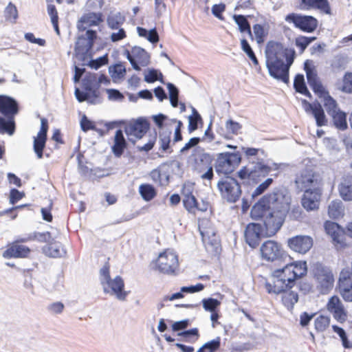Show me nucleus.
I'll return each mask as SVG.
<instances>
[{
  "label": "nucleus",
  "mask_w": 352,
  "mask_h": 352,
  "mask_svg": "<svg viewBox=\"0 0 352 352\" xmlns=\"http://www.w3.org/2000/svg\"><path fill=\"white\" fill-rule=\"evenodd\" d=\"M291 197L282 189L263 195L252 208V219L263 220L267 236H274L283 226L291 206Z\"/></svg>",
  "instance_id": "nucleus-1"
},
{
  "label": "nucleus",
  "mask_w": 352,
  "mask_h": 352,
  "mask_svg": "<svg viewBox=\"0 0 352 352\" xmlns=\"http://www.w3.org/2000/svg\"><path fill=\"white\" fill-rule=\"evenodd\" d=\"M265 55L270 74L274 78L288 83L289 69L294 61L295 50L285 47L280 42L270 41L266 45Z\"/></svg>",
  "instance_id": "nucleus-2"
},
{
  "label": "nucleus",
  "mask_w": 352,
  "mask_h": 352,
  "mask_svg": "<svg viewBox=\"0 0 352 352\" xmlns=\"http://www.w3.org/2000/svg\"><path fill=\"white\" fill-rule=\"evenodd\" d=\"M307 265L305 261H297L285 265L283 268L274 271L273 276L284 288H293L296 281L306 276Z\"/></svg>",
  "instance_id": "nucleus-3"
},
{
  "label": "nucleus",
  "mask_w": 352,
  "mask_h": 352,
  "mask_svg": "<svg viewBox=\"0 0 352 352\" xmlns=\"http://www.w3.org/2000/svg\"><path fill=\"white\" fill-rule=\"evenodd\" d=\"M19 112L16 101L9 96L0 95V113L7 120L0 117V133L12 135L15 131L14 116Z\"/></svg>",
  "instance_id": "nucleus-4"
},
{
  "label": "nucleus",
  "mask_w": 352,
  "mask_h": 352,
  "mask_svg": "<svg viewBox=\"0 0 352 352\" xmlns=\"http://www.w3.org/2000/svg\"><path fill=\"white\" fill-rule=\"evenodd\" d=\"M312 275L316 287L321 294H327L332 290L335 277L329 267L321 263H316L312 266Z\"/></svg>",
  "instance_id": "nucleus-5"
},
{
  "label": "nucleus",
  "mask_w": 352,
  "mask_h": 352,
  "mask_svg": "<svg viewBox=\"0 0 352 352\" xmlns=\"http://www.w3.org/2000/svg\"><path fill=\"white\" fill-rule=\"evenodd\" d=\"M251 163L253 164L252 168L243 166L237 173V175L241 179H249L257 183L261 178L267 176L272 170H278L279 168V165L276 164L272 168L265 164L263 160H258L256 162L252 161Z\"/></svg>",
  "instance_id": "nucleus-6"
},
{
  "label": "nucleus",
  "mask_w": 352,
  "mask_h": 352,
  "mask_svg": "<svg viewBox=\"0 0 352 352\" xmlns=\"http://www.w3.org/2000/svg\"><path fill=\"white\" fill-rule=\"evenodd\" d=\"M153 263L154 269L164 274L175 273L179 267L178 256L168 249L160 253Z\"/></svg>",
  "instance_id": "nucleus-7"
},
{
  "label": "nucleus",
  "mask_w": 352,
  "mask_h": 352,
  "mask_svg": "<svg viewBox=\"0 0 352 352\" xmlns=\"http://www.w3.org/2000/svg\"><path fill=\"white\" fill-rule=\"evenodd\" d=\"M241 157L236 153H221L217 156L215 170L219 175H228L240 164Z\"/></svg>",
  "instance_id": "nucleus-8"
},
{
  "label": "nucleus",
  "mask_w": 352,
  "mask_h": 352,
  "mask_svg": "<svg viewBox=\"0 0 352 352\" xmlns=\"http://www.w3.org/2000/svg\"><path fill=\"white\" fill-rule=\"evenodd\" d=\"M212 162V159L209 154H200L195 157L192 169L202 180L211 182L214 177Z\"/></svg>",
  "instance_id": "nucleus-9"
},
{
  "label": "nucleus",
  "mask_w": 352,
  "mask_h": 352,
  "mask_svg": "<svg viewBox=\"0 0 352 352\" xmlns=\"http://www.w3.org/2000/svg\"><path fill=\"white\" fill-rule=\"evenodd\" d=\"M28 242L26 237H19L6 246V250L2 253V256L6 259L10 258H26L31 254V249L23 245V243Z\"/></svg>",
  "instance_id": "nucleus-10"
},
{
  "label": "nucleus",
  "mask_w": 352,
  "mask_h": 352,
  "mask_svg": "<svg viewBox=\"0 0 352 352\" xmlns=\"http://www.w3.org/2000/svg\"><path fill=\"white\" fill-rule=\"evenodd\" d=\"M265 288L269 294H281L282 303L289 310H292L298 300V294L296 292L291 291L292 288H284L283 285H277L265 283Z\"/></svg>",
  "instance_id": "nucleus-11"
},
{
  "label": "nucleus",
  "mask_w": 352,
  "mask_h": 352,
  "mask_svg": "<svg viewBox=\"0 0 352 352\" xmlns=\"http://www.w3.org/2000/svg\"><path fill=\"white\" fill-rule=\"evenodd\" d=\"M285 21L293 23L294 26L304 32L311 33L318 28V20L309 15H301L290 13L285 16Z\"/></svg>",
  "instance_id": "nucleus-12"
},
{
  "label": "nucleus",
  "mask_w": 352,
  "mask_h": 352,
  "mask_svg": "<svg viewBox=\"0 0 352 352\" xmlns=\"http://www.w3.org/2000/svg\"><path fill=\"white\" fill-rule=\"evenodd\" d=\"M304 69L306 73L309 85L316 95L320 98H323L329 94V91L322 85L318 76L317 72L309 60H306L304 64Z\"/></svg>",
  "instance_id": "nucleus-13"
},
{
  "label": "nucleus",
  "mask_w": 352,
  "mask_h": 352,
  "mask_svg": "<svg viewBox=\"0 0 352 352\" xmlns=\"http://www.w3.org/2000/svg\"><path fill=\"white\" fill-rule=\"evenodd\" d=\"M298 188L301 191L322 188V182L320 175L310 169L302 170L295 180Z\"/></svg>",
  "instance_id": "nucleus-14"
},
{
  "label": "nucleus",
  "mask_w": 352,
  "mask_h": 352,
  "mask_svg": "<svg viewBox=\"0 0 352 352\" xmlns=\"http://www.w3.org/2000/svg\"><path fill=\"white\" fill-rule=\"evenodd\" d=\"M217 186L223 198L228 202L234 203L237 201L241 195V186L234 178L220 181Z\"/></svg>",
  "instance_id": "nucleus-15"
},
{
  "label": "nucleus",
  "mask_w": 352,
  "mask_h": 352,
  "mask_svg": "<svg viewBox=\"0 0 352 352\" xmlns=\"http://www.w3.org/2000/svg\"><path fill=\"white\" fill-rule=\"evenodd\" d=\"M261 258L267 262H274L282 258V245L274 240H267L260 248Z\"/></svg>",
  "instance_id": "nucleus-16"
},
{
  "label": "nucleus",
  "mask_w": 352,
  "mask_h": 352,
  "mask_svg": "<svg viewBox=\"0 0 352 352\" xmlns=\"http://www.w3.org/2000/svg\"><path fill=\"white\" fill-rule=\"evenodd\" d=\"M336 289L344 302H352V277L349 269H342L341 270Z\"/></svg>",
  "instance_id": "nucleus-17"
},
{
  "label": "nucleus",
  "mask_w": 352,
  "mask_h": 352,
  "mask_svg": "<svg viewBox=\"0 0 352 352\" xmlns=\"http://www.w3.org/2000/svg\"><path fill=\"white\" fill-rule=\"evenodd\" d=\"M265 226L263 227L256 223L248 224L245 230V239L246 243L252 248H256L261 241V237H271L267 236L265 233Z\"/></svg>",
  "instance_id": "nucleus-18"
},
{
  "label": "nucleus",
  "mask_w": 352,
  "mask_h": 352,
  "mask_svg": "<svg viewBox=\"0 0 352 352\" xmlns=\"http://www.w3.org/2000/svg\"><path fill=\"white\" fill-rule=\"evenodd\" d=\"M49 130L48 120L45 118H41V128L36 136L33 138V149L38 159L43 157V151L47 140Z\"/></svg>",
  "instance_id": "nucleus-19"
},
{
  "label": "nucleus",
  "mask_w": 352,
  "mask_h": 352,
  "mask_svg": "<svg viewBox=\"0 0 352 352\" xmlns=\"http://www.w3.org/2000/svg\"><path fill=\"white\" fill-rule=\"evenodd\" d=\"M327 310L332 315L333 318L340 323H344L348 318V313L340 298L333 295L331 296L326 305Z\"/></svg>",
  "instance_id": "nucleus-20"
},
{
  "label": "nucleus",
  "mask_w": 352,
  "mask_h": 352,
  "mask_svg": "<svg viewBox=\"0 0 352 352\" xmlns=\"http://www.w3.org/2000/svg\"><path fill=\"white\" fill-rule=\"evenodd\" d=\"M183 204L188 212L195 217L210 210V205L208 201L202 200L199 203L192 192L184 195Z\"/></svg>",
  "instance_id": "nucleus-21"
},
{
  "label": "nucleus",
  "mask_w": 352,
  "mask_h": 352,
  "mask_svg": "<svg viewBox=\"0 0 352 352\" xmlns=\"http://www.w3.org/2000/svg\"><path fill=\"white\" fill-rule=\"evenodd\" d=\"M322 194V188L305 190L301 198V205L307 211L319 209Z\"/></svg>",
  "instance_id": "nucleus-22"
},
{
  "label": "nucleus",
  "mask_w": 352,
  "mask_h": 352,
  "mask_svg": "<svg viewBox=\"0 0 352 352\" xmlns=\"http://www.w3.org/2000/svg\"><path fill=\"white\" fill-rule=\"evenodd\" d=\"M126 56L133 68L137 71L140 70L141 66H146L150 62V56L147 52L140 47L135 46L131 51H126Z\"/></svg>",
  "instance_id": "nucleus-23"
},
{
  "label": "nucleus",
  "mask_w": 352,
  "mask_h": 352,
  "mask_svg": "<svg viewBox=\"0 0 352 352\" xmlns=\"http://www.w3.org/2000/svg\"><path fill=\"white\" fill-rule=\"evenodd\" d=\"M314 245L312 237L307 235H296L287 240V246L294 252L305 254Z\"/></svg>",
  "instance_id": "nucleus-24"
},
{
  "label": "nucleus",
  "mask_w": 352,
  "mask_h": 352,
  "mask_svg": "<svg viewBox=\"0 0 352 352\" xmlns=\"http://www.w3.org/2000/svg\"><path fill=\"white\" fill-rule=\"evenodd\" d=\"M149 126L148 121L139 118L129 122L124 126V132L129 138L133 137L136 139H141L146 134Z\"/></svg>",
  "instance_id": "nucleus-25"
},
{
  "label": "nucleus",
  "mask_w": 352,
  "mask_h": 352,
  "mask_svg": "<svg viewBox=\"0 0 352 352\" xmlns=\"http://www.w3.org/2000/svg\"><path fill=\"white\" fill-rule=\"evenodd\" d=\"M302 104L307 113L312 114L318 126H323L327 124L328 120L322 105L318 102L316 101L311 103L306 100H302Z\"/></svg>",
  "instance_id": "nucleus-26"
},
{
  "label": "nucleus",
  "mask_w": 352,
  "mask_h": 352,
  "mask_svg": "<svg viewBox=\"0 0 352 352\" xmlns=\"http://www.w3.org/2000/svg\"><path fill=\"white\" fill-rule=\"evenodd\" d=\"M108 287L104 286V292L105 293L111 292L116 295L118 299L125 300L127 292L124 291V283L121 276H117L113 279L109 280L105 283Z\"/></svg>",
  "instance_id": "nucleus-27"
},
{
  "label": "nucleus",
  "mask_w": 352,
  "mask_h": 352,
  "mask_svg": "<svg viewBox=\"0 0 352 352\" xmlns=\"http://www.w3.org/2000/svg\"><path fill=\"white\" fill-rule=\"evenodd\" d=\"M324 230L327 234L331 236L333 243L336 248H344L346 246V244L343 241V234L340 229V226L330 221H327L324 223Z\"/></svg>",
  "instance_id": "nucleus-28"
},
{
  "label": "nucleus",
  "mask_w": 352,
  "mask_h": 352,
  "mask_svg": "<svg viewBox=\"0 0 352 352\" xmlns=\"http://www.w3.org/2000/svg\"><path fill=\"white\" fill-rule=\"evenodd\" d=\"M104 18L103 14L101 12H89L84 14L80 19L79 28H82L83 30L87 28L97 26L103 22Z\"/></svg>",
  "instance_id": "nucleus-29"
},
{
  "label": "nucleus",
  "mask_w": 352,
  "mask_h": 352,
  "mask_svg": "<svg viewBox=\"0 0 352 352\" xmlns=\"http://www.w3.org/2000/svg\"><path fill=\"white\" fill-rule=\"evenodd\" d=\"M42 252L47 256L52 258H60L65 256L67 253L64 246L54 239L42 248Z\"/></svg>",
  "instance_id": "nucleus-30"
},
{
  "label": "nucleus",
  "mask_w": 352,
  "mask_h": 352,
  "mask_svg": "<svg viewBox=\"0 0 352 352\" xmlns=\"http://www.w3.org/2000/svg\"><path fill=\"white\" fill-rule=\"evenodd\" d=\"M303 9H318L325 14H331V7L327 0H301Z\"/></svg>",
  "instance_id": "nucleus-31"
},
{
  "label": "nucleus",
  "mask_w": 352,
  "mask_h": 352,
  "mask_svg": "<svg viewBox=\"0 0 352 352\" xmlns=\"http://www.w3.org/2000/svg\"><path fill=\"white\" fill-rule=\"evenodd\" d=\"M127 147V142L121 129L116 131L113 138V144L111 146L113 153L116 157H120Z\"/></svg>",
  "instance_id": "nucleus-32"
},
{
  "label": "nucleus",
  "mask_w": 352,
  "mask_h": 352,
  "mask_svg": "<svg viewBox=\"0 0 352 352\" xmlns=\"http://www.w3.org/2000/svg\"><path fill=\"white\" fill-rule=\"evenodd\" d=\"M199 230L202 236V240L206 241L214 235V229L209 219H201L198 217Z\"/></svg>",
  "instance_id": "nucleus-33"
},
{
  "label": "nucleus",
  "mask_w": 352,
  "mask_h": 352,
  "mask_svg": "<svg viewBox=\"0 0 352 352\" xmlns=\"http://www.w3.org/2000/svg\"><path fill=\"white\" fill-rule=\"evenodd\" d=\"M338 190L343 200L352 201V177L344 178L339 185Z\"/></svg>",
  "instance_id": "nucleus-34"
},
{
  "label": "nucleus",
  "mask_w": 352,
  "mask_h": 352,
  "mask_svg": "<svg viewBox=\"0 0 352 352\" xmlns=\"http://www.w3.org/2000/svg\"><path fill=\"white\" fill-rule=\"evenodd\" d=\"M294 87L296 91L308 97L309 98H312V95L308 90L305 82L304 76L301 74H297L294 80Z\"/></svg>",
  "instance_id": "nucleus-35"
},
{
  "label": "nucleus",
  "mask_w": 352,
  "mask_h": 352,
  "mask_svg": "<svg viewBox=\"0 0 352 352\" xmlns=\"http://www.w3.org/2000/svg\"><path fill=\"white\" fill-rule=\"evenodd\" d=\"M233 19L235 23L239 26V30L241 32H247L250 36L251 39L253 40V34L251 30V27L249 21L246 17L243 15H234Z\"/></svg>",
  "instance_id": "nucleus-36"
},
{
  "label": "nucleus",
  "mask_w": 352,
  "mask_h": 352,
  "mask_svg": "<svg viewBox=\"0 0 352 352\" xmlns=\"http://www.w3.org/2000/svg\"><path fill=\"white\" fill-rule=\"evenodd\" d=\"M328 214L332 219H338L343 216L344 209L342 204L339 200L332 201L328 207Z\"/></svg>",
  "instance_id": "nucleus-37"
},
{
  "label": "nucleus",
  "mask_w": 352,
  "mask_h": 352,
  "mask_svg": "<svg viewBox=\"0 0 352 352\" xmlns=\"http://www.w3.org/2000/svg\"><path fill=\"white\" fill-rule=\"evenodd\" d=\"M139 192L142 199L146 201H151L157 195L156 190L151 184H141L139 186Z\"/></svg>",
  "instance_id": "nucleus-38"
},
{
  "label": "nucleus",
  "mask_w": 352,
  "mask_h": 352,
  "mask_svg": "<svg viewBox=\"0 0 352 352\" xmlns=\"http://www.w3.org/2000/svg\"><path fill=\"white\" fill-rule=\"evenodd\" d=\"M330 116L332 118L333 124L337 129L342 131L347 129L346 114L344 111L339 110Z\"/></svg>",
  "instance_id": "nucleus-39"
},
{
  "label": "nucleus",
  "mask_w": 352,
  "mask_h": 352,
  "mask_svg": "<svg viewBox=\"0 0 352 352\" xmlns=\"http://www.w3.org/2000/svg\"><path fill=\"white\" fill-rule=\"evenodd\" d=\"M253 32L256 43L262 44L267 36L268 30L263 25L256 23L253 25Z\"/></svg>",
  "instance_id": "nucleus-40"
},
{
  "label": "nucleus",
  "mask_w": 352,
  "mask_h": 352,
  "mask_svg": "<svg viewBox=\"0 0 352 352\" xmlns=\"http://www.w3.org/2000/svg\"><path fill=\"white\" fill-rule=\"evenodd\" d=\"M25 237L28 241H36L40 243H47V244L52 239V234L50 232H34Z\"/></svg>",
  "instance_id": "nucleus-41"
},
{
  "label": "nucleus",
  "mask_w": 352,
  "mask_h": 352,
  "mask_svg": "<svg viewBox=\"0 0 352 352\" xmlns=\"http://www.w3.org/2000/svg\"><path fill=\"white\" fill-rule=\"evenodd\" d=\"M322 100L324 107L329 116L340 110L336 100L329 94L323 98Z\"/></svg>",
  "instance_id": "nucleus-42"
},
{
  "label": "nucleus",
  "mask_w": 352,
  "mask_h": 352,
  "mask_svg": "<svg viewBox=\"0 0 352 352\" xmlns=\"http://www.w3.org/2000/svg\"><path fill=\"white\" fill-rule=\"evenodd\" d=\"M152 180L159 186H166L169 182V177L165 173L158 169L153 170L150 173Z\"/></svg>",
  "instance_id": "nucleus-43"
},
{
  "label": "nucleus",
  "mask_w": 352,
  "mask_h": 352,
  "mask_svg": "<svg viewBox=\"0 0 352 352\" xmlns=\"http://www.w3.org/2000/svg\"><path fill=\"white\" fill-rule=\"evenodd\" d=\"M330 324V318L328 316L319 315L314 320V327L317 332H324Z\"/></svg>",
  "instance_id": "nucleus-44"
},
{
  "label": "nucleus",
  "mask_w": 352,
  "mask_h": 352,
  "mask_svg": "<svg viewBox=\"0 0 352 352\" xmlns=\"http://www.w3.org/2000/svg\"><path fill=\"white\" fill-rule=\"evenodd\" d=\"M339 89L344 94H352V72L344 74Z\"/></svg>",
  "instance_id": "nucleus-45"
},
{
  "label": "nucleus",
  "mask_w": 352,
  "mask_h": 352,
  "mask_svg": "<svg viewBox=\"0 0 352 352\" xmlns=\"http://www.w3.org/2000/svg\"><path fill=\"white\" fill-rule=\"evenodd\" d=\"M316 39V38L315 36L307 37L305 36H299L295 38L294 43L299 49L300 53L302 54L305 52L307 46Z\"/></svg>",
  "instance_id": "nucleus-46"
},
{
  "label": "nucleus",
  "mask_w": 352,
  "mask_h": 352,
  "mask_svg": "<svg viewBox=\"0 0 352 352\" xmlns=\"http://www.w3.org/2000/svg\"><path fill=\"white\" fill-rule=\"evenodd\" d=\"M221 346V338L217 337L215 339L205 343L197 352H215Z\"/></svg>",
  "instance_id": "nucleus-47"
},
{
  "label": "nucleus",
  "mask_w": 352,
  "mask_h": 352,
  "mask_svg": "<svg viewBox=\"0 0 352 352\" xmlns=\"http://www.w3.org/2000/svg\"><path fill=\"white\" fill-rule=\"evenodd\" d=\"M47 12L51 18V21L54 28L56 33L58 35H60V30L58 27V15L57 10L54 5H48L47 6Z\"/></svg>",
  "instance_id": "nucleus-48"
},
{
  "label": "nucleus",
  "mask_w": 352,
  "mask_h": 352,
  "mask_svg": "<svg viewBox=\"0 0 352 352\" xmlns=\"http://www.w3.org/2000/svg\"><path fill=\"white\" fill-rule=\"evenodd\" d=\"M188 120V131L190 132H192L197 129L198 123L202 124L203 122L201 116L195 108L192 109V114L189 116Z\"/></svg>",
  "instance_id": "nucleus-49"
},
{
  "label": "nucleus",
  "mask_w": 352,
  "mask_h": 352,
  "mask_svg": "<svg viewBox=\"0 0 352 352\" xmlns=\"http://www.w3.org/2000/svg\"><path fill=\"white\" fill-rule=\"evenodd\" d=\"M332 329L335 333H336L340 336L344 348L351 349V342L349 340L345 331L342 328L337 325H333Z\"/></svg>",
  "instance_id": "nucleus-50"
},
{
  "label": "nucleus",
  "mask_w": 352,
  "mask_h": 352,
  "mask_svg": "<svg viewBox=\"0 0 352 352\" xmlns=\"http://www.w3.org/2000/svg\"><path fill=\"white\" fill-rule=\"evenodd\" d=\"M167 87L169 91L170 103L173 107H177L178 106V89L173 84L170 82L167 84Z\"/></svg>",
  "instance_id": "nucleus-51"
},
{
  "label": "nucleus",
  "mask_w": 352,
  "mask_h": 352,
  "mask_svg": "<svg viewBox=\"0 0 352 352\" xmlns=\"http://www.w3.org/2000/svg\"><path fill=\"white\" fill-rule=\"evenodd\" d=\"M4 14L6 20L8 21H14L18 16L17 9L12 3H10L6 8Z\"/></svg>",
  "instance_id": "nucleus-52"
},
{
  "label": "nucleus",
  "mask_w": 352,
  "mask_h": 352,
  "mask_svg": "<svg viewBox=\"0 0 352 352\" xmlns=\"http://www.w3.org/2000/svg\"><path fill=\"white\" fill-rule=\"evenodd\" d=\"M273 183L272 178H267L263 183L259 184L256 189L254 190L252 193V197H256L261 194H263Z\"/></svg>",
  "instance_id": "nucleus-53"
},
{
  "label": "nucleus",
  "mask_w": 352,
  "mask_h": 352,
  "mask_svg": "<svg viewBox=\"0 0 352 352\" xmlns=\"http://www.w3.org/2000/svg\"><path fill=\"white\" fill-rule=\"evenodd\" d=\"M170 132L163 133L160 135V149L166 152L170 148Z\"/></svg>",
  "instance_id": "nucleus-54"
},
{
  "label": "nucleus",
  "mask_w": 352,
  "mask_h": 352,
  "mask_svg": "<svg viewBox=\"0 0 352 352\" xmlns=\"http://www.w3.org/2000/svg\"><path fill=\"white\" fill-rule=\"evenodd\" d=\"M100 275L101 284L102 285H104L107 282L111 279L110 276V265L108 261L100 269Z\"/></svg>",
  "instance_id": "nucleus-55"
},
{
  "label": "nucleus",
  "mask_w": 352,
  "mask_h": 352,
  "mask_svg": "<svg viewBox=\"0 0 352 352\" xmlns=\"http://www.w3.org/2000/svg\"><path fill=\"white\" fill-rule=\"evenodd\" d=\"M219 305L220 302L217 299L210 298L203 300V307L206 311H214Z\"/></svg>",
  "instance_id": "nucleus-56"
},
{
  "label": "nucleus",
  "mask_w": 352,
  "mask_h": 352,
  "mask_svg": "<svg viewBox=\"0 0 352 352\" xmlns=\"http://www.w3.org/2000/svg\"><path fill=\"white\" fill-rule=\"evenodd\" d=\"M226 128L230 134L236 135L241 129V125L232 120H228L226 122Z\"/></svg>",
  "instance_id": "nucleus-57"
},
{
  "label": "nucleus",
  "mask_w": 352,
  "mask_h": 352,
  "mask_svg": "<svg viewBox=\"0 0 352 352\" xmlns=\"http://www.w3.org/2000/svg\"><path fill=\"white\" fill-rule=\"evenodd\" d=\"M111 72V76L115 78H123L126 74V69L125 67L121 64H116L112 70Z\"/></svg>",
  "instance_id": "nucleus-58"
},
{
  "label": "nucleus",
  "mask_w": 352,
  "mask_h": 352,
  "mask_svg": "<svg viewBox=\"0 0 352 352\" xmlns=\"http://www.w3.org/2000/svg\"><path fill=\"white\" fill-rule=\"evenodd\" d=\"M25 196L24 192H20L17 189L13 188L10 192V203L11 204H16Z\"/></svg>",
  "instance_id": "nucleus-59"
},
{
  "label": "nucleus",
  "mask_w": 352,
  "mask_h": 352,
  "mask_svg": "<svg viewBox=\"0 0 352 352\" xmlns=\"http://www.w3.org/2000/svg\"><path fill=\"white\" fill-rule=\"evenodd\" d=\"M316 315V313L308 314L307 312H302L300 315V324L302 327L307 326L311 319Z\"/></svg>",
  "instance_id": "nucleus-60"
},
{
  "label": "nucleus",
  "mask_w": 352,
  "mask_h": 352,
  "mask_svg": "<svg viewBox=\"0 0 352 352\" xmlns=\"http://www.w3.org/2000/svg\"><path fill=\"white\" fill-rule=\"evenodd\" d=\"M226 10V5L223 3L214 4L212 7V13L218 19H223L222 13Z\"/></svg>",
  "instance_id": "nucleus-61"
},
{
  "label": "nucleus",
  "mask_w": 352,
  "mask_h": 352,
  "mask_svg": "<svg viewBox=\"0 0 352 352\" xmlns=\"http://www.w3.org/2000/svg\"><path fill=\"white\" fill-rule=\"evenodd\" d=\"M108 63L107 56H102L96 60H92L89 62V66L94 69H98L102 65H106Z\"/></svg>",
  "instance_id": "nucleus-62"
},
{
  "label": "nucleus",
  "mask_w": 352,
  "mask_h": 352,
  "mask_svg": "<svg viewBox=\"0 0 352 352\" xmlns=\"http://www.w3.org/2000/svg\"><path fill=\"white\" fill-rule=\"evenodd\" d=\"M80 127L83 131L86 132L89 130L94 129L95 125L91 120L84 116L80 120Z\"/></svg>",
  "instance_id": "nucleus-63"
},
{
  "label": "nucleus",
  "mask_w": 352,
  "mask_h": 352,
  "mask_svg": "<svg viewBox=\"0 0 352 352\" xmlns=\"http://www.w3.org/2000/svg\"><path fill=\"white\" fill-rule=\"evenodd\" d=\"M64 305L60 302H56L48 306V310L54 314H61L64 309Z\"/></svg>",
  "instance_id": "nucleus-64"
}]
</instances>
